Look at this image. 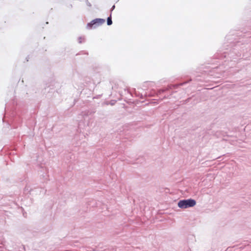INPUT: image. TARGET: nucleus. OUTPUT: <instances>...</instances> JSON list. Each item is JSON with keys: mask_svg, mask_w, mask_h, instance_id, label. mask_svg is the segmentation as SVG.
<instances>
[{"mask_svg": "<svg viewBox=\"0 0 251 251\" xmlns=\"http://www.w3.org/2000/svg\"><path fill=\"white\" fill-rule=\"evenodd\" d=\"M196 204V202L194 200L188 199L180 201L178 203V206L180 208L185 209L193 207Z\"/></svg>", "mask_w": 251, "mask_h": 251, "instance_id": "obj_1", "label": "nucleus"}, {"mask_svg": "<svg viewBox=\"0 0 251 251\" xmlns=\"http://www.w3.org/2000/svg\"><path fill=\"white\" fill-rule=\"evenodd\" d=\"M107 25H112V19H111V17H109L108 18H107Z\"/></svg>", "mask_w": 251, "mask_h": 251, "instance_id": "obj_3", "label": "nucleus"}, {"mask_svg": "<svg viewBox=\"0 0 251 251\" xmlns=\"http://www.w3.org/2000/svg\"><path fill=\"white\" fill-rule=\"evenodd\" d=\"M105 23V20L103 19L97 18L92 20L90 23L87 24V26L89 28H92L94 25L95 27L96 26L100 25Z\"/></svg>", "mask_w": 251, "mask_h": 251, "instance_id": "obj_2", "label": "nucleus"}]
</instances>
